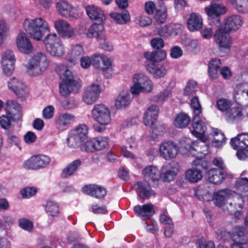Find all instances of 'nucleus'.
<instances>
[{
  "label": "nucleus",
  "mask_w": 248,
  "mask_h": 248,
  "mask_svg": "<svg viewBox=\"0 0 248 248\" xmlns=\"http://www.w3.org/2000/svg\"><path fill=\"white\" fill-rule=\"evenodd\" d=\"M23 27L26 33L21 31L17 34L16 45L21 53L29 54L32 52L33 46L27 33L33 39L39 41L46 32H50V28L46 19L42 17L25 18L23 22Z\"/></svg>",
  "instance_id": "nucleus-1"
},
{
  "label": "nucleus",
  "mask_w": 248,
  "mask_h": 248,
  "mask_svg": "<svg viewBox=\"0 0 248 248\" xmlns=\"http://www.w3.org/2000/svg\"><path fill=\"white\" fill-rule=\"evenodd\" d=\"M60 76V92L63 96L68 95L70 93H77L79 90L80 81L76 79L72 72L65 65L59 64L56 68Z\"/></svg>",
  "instance_id": "nucleus-2"
},
{
  "label": "nucleus",
  "mask_w": 248,
  "mask_h": 248,
  "mask_svg": "<svg viewBox=\"0 0 248 248\" xmlns=\"http://www.w3.org/2000/svg\"><path fill=\"white\" fill-rule=\"evenodd\" d=\"M49 57L41 51L32 53L25 64L27 74L31 77L42 75L49 66Z\"/></svg>",
  "instance_id": "nucleus-3"
},
{
  "label": "nucleus",
  "mask_w": 248,
  "mask_h": 248,
  "mask_svg": "<svg viewBox=\"0 0 248 248\" xmlns=\"http://www.w3.org/2000/svg\"><path fill=\"white\" fill-rule=\"evenodd\" d=\"M132 84L130 92L133 95H139L140 93H149L152 92L153 84L151 79L145 74L137 72L132 76Z\"/></svg>",
  "instance_id": "nucleus-4"
},
{
  "label": "nucleus",
  "mask_w": 248,
  "mask_h": 248,
  "mask_svg": "<svg viewBox=\"0 0 248 248\" xmlns=\"http://www.w3.org/2000/svg\"><path fill=\"white\" fill-rule=\"evenodd\" d=\"M46 51L52 57H61L65 53L64 45L56 33H48L43 40Z\"/></svg>",
  "instance_id": "nucleus-5"
},
{
  "label": "nucleus",
  "mask_w": 248,
  "mask_h": 248,
  "mask_svg": "<svg viewBox=\"0 0 248 248\" xmlns=\"http://www.w3.org/2000/svg\"><path fill=\"white\" fill-rule=\"evenodd\" d=\"M57 13L61 16L70 20L78 19L81 14L78 9L66 0H60L56 4Z\"/></svg>",
  "instance_id": "nucleus-6"
},
{
  "label": "nucleus",
  "mask_w": 248,
  "mask_h": 248,
  "mask_svg": "<svg viewBox=\"0 0 248 248\" xmlns=\"http://www.w3.org/2000/svg\"><path fill=\"white\" fill-rule=\"evenodd\" d=\"M201 110L202 109H193V117L192 122L193 129L191 130V132L193 136L204 143L208 140V138L205 135L206 130V124L200 118Z\"/></svg>",
  "instance_id": "nucleus-7"
},
{
  "label": "nucleus",
  "mask_w": 248,
  "mask_h": 248,
  "mask_svg": "<svg viewBox=\"0 0 248 248\" xmlns=\"http://www.w3.org/2000/svg\"><path fill=\"white\" fill-rule=\"evenodd\" d=\"M204 12L208 20L217 18V21L220 22L219 17L225 15L228 11L227 8L223 4L221 0H212L210 4L204 7Z\"/></svg>",
  "instance_id": "nucleus-8"
},
{
  "label": "nucleus",
  "mask_w": 248,
  "mask_h": 248,
  "mask_svg": "<svg viewBox=\"0 0 248 248\" xmlns=\"http://www.w3.org/2000/svg\"><path fill=\"white\" fill-rule=\"evenodd\" d=\"M51 159L48 156L43 154L37 155L25 161L23 167L26 169L38 170L47 167Z\"/></svg>",
  "instance_id": "nucleus-9"
},
{
  "label": "nucleus",
  "mask_w": 248,
  "mask_h": 248,
  "mask_svg": "<svg viewBox=\"0 0 248 248\" xmlns=\"http://www.w3.org/2000/svg\"><path fill=\"white\" fill-rule=\"evenodd\" d=\"M223 28H218L214 34V39L220 51L228 52L232 45V39L229 34Z\"/></svg>",
  "instance_id": "nucleus-10"
},
{
  "label": "nucleus",
  "mask_w": 248,
  "mask_h": 248,
  "mask_svg": "<svg viewBox=\"0 0 248 248\" xmlns=\"http://www.w3.org/2000/svg\"><path fill=\"white\" fill-rule=\"evenodd\" d=\"M204 148L207 149L206 146ZM198 152H201L202 155L198 156V157L202 158L205 155L208 153L207 149L206 150L199 151ZM200 158L197 160H194L192 162V165L195 166L196 167H192L186 170L185 172V179L189 182L194 183L200 181L202 178V171L200 169Z\"/></svg>",
  "instance_id": "nucleus-11"
},
{
  "label": "nucleus",
  "mask_w": 248,
  "mask_h": 248,
  "mask_svg": "<svg viewBox=\"0 0 248 248\" xmlns=\"http://www.w3.org/2000/svg\"><path fill=\"white\" fill-rule=\"evenodd\" d=\"M7 85L8 88L22 100H26L29 96V90L27 86L19 78H10Z\"/></svg>",
  "instance_id": "nucleus-12"
},
{
  "label": "nucleus",
  "mask_w": 248,
  "mask_h": 248,
  "mask_svg": "<svg viewBox=\"0 0 248 248\" xmlns=\"http://www.w3.org/2000/svg\"><path fill=\"white\" fill-rule=\"evenodd\" d=\"M178 147L176 144L170 140L163 141L158 148V154L163 159L168 160L175 158L178 153Z\"/></svg>",
  "instance_id": "nucleus-13"
},
{
  "label": "nucleus",
  "mask_w": 248,
  "mask_h": 248,
  "mask_svg": "<svg viewBox=\"0 0 248 248\" xmlns=\"http://www.w3.org/2000/svg\"><path fill=\"white\" fill-rule=\"evenodd\" d=\"M16 56L13 51L7 50L1 55L0 64L1 68L4 75L10 76L14 71Z\"/></svg>",
  "instance_id": "nucleus-14"
},
{
  "label": "nucleus",
  "mask_w": 248,
  "mask_h": 248,
  "mask_svg": "<svg viewBox=\"0 0 248 248\" xmlns=\"http://www.w3.org/2000/svg\"><path fill=\"white\" fill-rule=\"evenodd\" d=\"M54 27L59 35L63 39H68L75 36L73 27L66 20L59 19L55 21Z\"/></svg>",
  "instance_id": "nucleus-15"
},
{
  "label": "nucleus",
  "mask_w": 248,
  "mask_h": 248,
  "mask_svg": "<svg viewBox=\"0 0 248 248\" xmlns=\"http://www.w3.org/2000/svg\"><path fill=\"white\" fill-rule=\"evenodd\" d=\"M180 170L179 164L175 161L164 165L161 170V178L164 181L173 180Z\"/></svg>",
  "instance_id": "nucleus-16"
},
{
  "label": "nucleus",
  "mask_w": 248,
  "mask_h": 248,
  "mask_svg": "<svg viewBox=\"0 0 248 248\" xmlns=\"http://www.w3.org/2000/svg\"><path fill=\"white\" fill-rule=\"evenodd\" d=\"M76 120V116L69 113H62L55 118L56 128L60 131H63L69 128Z\"/></svg>",
  "instance_id": "nucleus-17"
},
{
  "label": "nucleus",
  "mask_w": 248,
  "mask_h": 248,
  "mask_svg": "<svg viewBox=\"0 0 248 248\" xmlns=\"http://www.w3.org/2000/svg\"><path fill=\"white\" fill-rule=\"evenodd\" d=\"M113 109H93L92 116L95 121L101 125L108 124L111 121V117L114 113Z\"/></svg>",
  "instance_id": "nucleus-18"
},
{
  "label": "nucleus",
  "mask_w": 248,
  "mask_h": 248,
  "mask_svg": "<svg viewBox=\"0 0 248 248\" xmlns=\"http://www.w3.org/2000/svg\"><path fill=\"white\" fill-rule=\"evenodd\" d=\"M86 36L89 38H95L98 41L105 40L106 35L103 23L93 24L86 32Z\"/></svg>",
  "instance_id": "nucleus-19"
},
{
  "label": "nucleus",
  "mask_w": 248,
  "mask_h": 248,
  "mask_svg": "<svg viewBox=\"0 0 248 248\" xmlns=\"http://www.w3.org/2000/svg\"><path fill=\"white\" fill-rule=\"evenodd\" d=\"M245 229L243 227L236 226L234 228V243L231 248H248L247 236L244 235Z\"/></svg>",
  "instance_id": "nucleus-20"
},
{
  "label": "nucleus",
  "mask_w": 248,
  "mask_h": 248,
  "mask_svg": "<svg viewBox=\"0 0 248 248\" xmlns=\"http://www.w3.org/2000/svg\"><path fill=\"white\" fill-rule=\"evenodd\" d=\"M142 174L145 181L148 183L158 181L161 178L160 171L154 165H148L144 168Z\"/></svg>",
  "instance_id": "nucleus-21"
},
{
  "label": "nucleus",
  "mask_w": 248,
  "mask_h": 248,
  "mask_svg": "<svg viewBox=\"0 0 248 248\" xmlns=\"http://www.w3.org/2000/svg\"><path fill=\"white\" fill-rule=\"evenodd\" d=\"M224 29L226 31H235L242 25L243 19L241 16L238 15H233L227 17L224 19Z\"/></svg>",
  "instance_id": "nucleus-22"
},
{
  "label": "nucleus",
  "mask_w": 248,
  "mask_h": 248,
  "mask_svg": "<svg viewBox=\"0 0 248 248\" xmlns=\"http://www.w3.org/2000/svg\"><path fill=\"white\" fill-rule=\"evenodd\" d=\"M86 12L88 17L92 20L99 23H103L106 17L104 11L99 7L94 5H89L86 7Z\"/></svg>",
  "instance_id": "nucleus-23"
},
{
  "label": "nucleus",
  "mask_w": 248,
  "mask_h": 248,
  "mask_svg": "<svg viewBox=\"0 0 248 248\" xmlns=\"http://www.w3.org/2000/svg\"><path fill=\"white\" fill-rule=\"evenodd\" d=\"M82 191L86 194L96 198L104 197L107 193L106 189L103 186L97 185H89L83 187Z\"/></svg>",
  "instance_id": "nucleus-24"
},
{
  "label": "nucleus",
  "mask_w": 248,
  "mask_h": 248,
  "mask_svg": "<svg viewBox=\"0 0 248 248\" xmlns=\"http://www.w3.org/2000/svg\"><path fill=\"white\" fill-rule=\"evenodd\" d=\"M235 192L229 189L221 190L214 193L212 197L214 203L217 206L220 207L224 205L227 200L230 199Z\"/></svg>",
  "instance_id": "nucleus-25"
},
{
  "label": "nucleus",
  "mask_w": 248,
  "mask_h": 248,
  "mask_svg": "<svg viewBox=\"0 0 248 248\" xmlns=\"http://www.w3.org/2000/svg\"><path fill=\"white\" fill-rule=\"evenodd\" d=\"M203 25L202 16L197 13H191L187 21V27L190 31L200 30Z\"/></svg>",
  "instance_id": "nucleus-26"
},
{
  "label": "nucleus",
  "mask_w": 248,
  "mask_h": 248,
  "mask_svg": "<svg viewBox=\"0 0 248 248\" xmlns=\"http://www.w3.org/2000/svg\"><path fill=\"white\" fill-rule=\"evenodd\" d=\"M180 147L184 153L192 155H197L196 151L198 147V142L193 141L189 138H184L180 140Z\"/></svg>",
  "instance_id": "nucleus-27"
},
{
  "label": "nucleus",
  "mask_w": 248,
  "mask_h": 248,
  "mask_svg": "<svg viewBox=\"0 0 248 248\" xmlns=\"http://www.w3.org/2000/svg\"><path fill=\"white\" fill-rule=\"evenodd\" d=\"M131 101L132 98L128 91L122 90L115 99V106L117 108H124L128 107Z\"/></svg>",
  "instance_id": "nucleus-28"
},
{
  "label": "nucleus",
  "mask_w": 248,
  "mask_h": 248,
  "mask_svg": "<svg viewBox=\"0 0 248 248\" xmlns=\"http://www.w3.org/2000/svg\"><path fill=\"white\" fill-rule=\"evenodd\" d=\"M226 172L224 170L217 169L209 170L206 174L208 180L214 184H219L224 180Z\"/></svg>",
  "instance_id": "nucleus-29"
},
{
  "label": "nucleus",
  "mask_w": 248,
  "mask_h": 248,
  "mask_svg": "<svg viewBox=\"0 0 248 248\" xmlns=\"http://www.w3.org/2000/svg\"><path fill=\"white\" fill-rule=\"evenodd\" d=\"M147 70L155 78L164 77L166 74L164 65L160 62H150L147 64Z\"/></svg>",
  "instance_id": "nucleus-30"
},
{
  "label": "nucleus",
  "mask_w": 248,
  "mask_h": 248,
  "mask_svg": "<svg viewBox=\"0 0 248 248\" xmlns=\"http://www.w3.org/2000/svg\"><path fill=\"white\" fill-rule=\"evenodd\" d=\"M182 31L181 26L178 24L167 25L157 29V34L162 37L175 35Z\"/></svg>",
  "instance_id": "nucleus-31"
},
{
  "label": "nucleus",
  "mask_w": 248,
  "mask_h": 248,
  "mask_svg": "<svg viewBox=\"0 0 248 248\" xmlns=\"http://www.w3.org/2000/svg\"><path fill=\"white\" fill-rule=\"evenodd\" d=\"M84 53L83 46L80 44H76L71 46L68 52L67 58L69 62L76 63L77 60Z\"/></svg>",
  "instance_id": "nucleus-32"
},
{
  "label": "nucleus",
  "mask_w": 248,
  "mask_h": 248,
  "mask_svg": "<svg viewBox=\"0 0 248 248\" xmlns=\"http://www.w3.org/2000/svg\"><path fill=\"white\" fill-rule=\"evenodd\" d=\"M134 211L138 215L148 217L155 213L154 205L151 203L136 205L134 207Z\"/></svg>",
  "instance_id": "nucleus-33"
},
{
  "label": "nucleus",
  "mask_w": 248,
  "mask_h": 248,
  "mask_svg": "<svg viewBox=\"0 0 248 248\" xmlns=\"http://www.w3.org/2000/svg\"><path fill=\"white\" fill-rule=\"evenodd\" d=\"M248 134L243 133L237 135V137L232 138L230 141L231 146L236 149L238 148L248 147Z\"/></svg>",
  "instance_id": "nucleus-34"
},
{
  "label": "nucleus",
  "mask_w": 248,
  "mask_h": 248,
  "mask_svg": "<svg viewBox=\"0 0 248 248\" xmlns=\"http://www.w3.org/2000/svg\"><path fill=\"white\" fill-rule=\"evenodd\" d=\"M110 16L116 23L120 25L126 24L131 20L130 13L127 10L123 11L120 13H111L110 14Z\"/></svg>",
  "instance_id": "nucleus-35"
},
{
  "label": "nucleus",
  "mask_w": 248,
  "mask_h": 248,
  "mask_svg": "<svg viewBox=\"0 0 248 248\" xmlns=\"http://www.w3.org/2000/svg\"><path fill=\"white\" fill-rule=\"evenodd\" d=\"M81 165V162L79 159L70 162L63 169L61 173L62 177L66 178L73 175Z\"/></svg>",
  "instance_id": "nucleus-36"
},
{
  "label": "nucleus",
  "mask_w": 248,
  "mask_h": 248,
  "mask_svg": "<svg viewBox=\"0 0 248 248\" xmlns=\"http://www.w3.org/2000/svg\"><path fill=\"white\" fill-rule=\"evenodd\" d=\"M104 88L103 81L100 78H98L94 82L88 86L86 89L90 91L91 93L98 98Z\"/></svg>",
  "instance_id": "nucleus-37"
},
{
  "label": "nucleus",
  "mask_w": 248,
  "mask_h": 248,
  "mask_svg": "<svg viewBox=\"0 0 248 248\" xmlns=\"http://www.w3.org/2000/svg\"><path fill=\"white\" fill-rule=\"evenodd\" d=\"M158 113V109H146L143 117L145 125L149 127L153 125L157 120Z\"/></svg>",
  "instance_id": "nucleus-38"
},
{
  "label": "nucleus",
  "mask_w": 248,
  "mask_h": 248,
  "mask_svg": "<svg viewBox=\"0 0 248 248\" xmlns=\"http://www.w3.org/2000/svg\"><path fill=\"white\" fill-rule=\"evenodd\" d=\"M190 117L186 113H180L177 114L174 119L173 124L178 128H185L189 124Z\"/></svg>",
  "instance_id": "nucleus-39"
},
{
  "label": "nucleus",
  "mask_w": 248,
  "mask_h": 248,
  "mask_svg": "<svg viewBox=\"0 0 248 248\" xmlns=\"http://www.w3.org/2000/svg\"><path fill=\"white\" fill-rule=\"evenodd\" d=\"M226 2L239 13H244L247 11L248 0H226Z\"/></svg>",
  "instance_id": "nucleus-40"
},
{
  "label": "nucleus",
  "mask_w": 248,
  "mask_h": 248,
  "mask_svg": "<svg viewBox=\"0 0 248 248\" xmlns=\"http://www.w3.org/2000/svg\"><path fill=\"white\" fill-rule=\"evenodd\" d=\"M135 187L138 190L140 198L143 199H148L155 195L150 187L145 186L141 182H138L135 184Z\"/></svg>",
  "instance_id": "nucleus-41"
},
{
  "label": "nucleus",
  "mask_w": 248,
  "mask_h": 248,
  "mask_svg": "<svg viewBox=\"0 0 248 248\" xmlns=\"http://www.w3.org/2000/svg\"><path fill=\"white\" fill-rule=\"evenodd\" d=\"M213 133L217 137H219V139H217V136L214 137L212 139V145L217 148L222 147L225 143L224 134L219 129L214 128H213Z\"/></svg>",
  "instance_id": "nucleus-42"
},
{
  "label": "nucleus",
  "mask_w": 248,
  "mask_h": 248,
  "mask_svg": "<svg viewBox=\"0 0 248 248\" xmlns=\"http://www.w3.org/2000/svg\"><path fill=\"white\" fill-rule=\"evenodd\" d=\"M228 121L238 120L241 118L240 109H220Z\"/></svg>",
  "instance_id": "nucleus-43"
},
{
  "label": "nucleus",
  "mask_w": 248,
  "mask_h": 248,
  "mask_svg": "<svg viewBox=\"0 0 248 248\" xmlns=\"http://www.w3.org/2000/svg\"><path fill=\"white\" fill-rule=\"evenodd\" d=\"M45 210L49 216H57L60 212L59 207L57 203L53 201H48L45 205Z\"/></svg>",
  "instance_id": "nucleus-44"
},
{
  "label": "nucleus",
  "mask_w": 248,
  "mask_h": 248,
  "mask_svg": "<svg viewBox=\"0 0 248 248\" xmlns=\"http://www.w3.org/2000/svg\"><path fill=\"white\" fill-rule=\"evenodd\" d=\"M71 131L81 140V142L86 140L88 138V127L85 124L80 125Z\"/></svg>",
  "instance_id": "nucleus-45"
},
{
  "label": "nucleus",
  "mask_w": 248,
  "mask_h": 248,
  "mask_svg": "<svg viewBox=\"0 0 248 248\" xmlns=\"http://www.w3.org/2000/svg\"><path fill=\"white\" fill-rule=\"evenodd\" d=\"M197 83L194 80H188L184 89V95L191 96L193 95L197 91Z\"/></svg>",
  "instance_id": "nucleus-46"
},
{
  "label": "nucleus",
  "mask_w": 248,
  "mask_h": 248,
  "mask_svg": "<svg viewBox=\"0 0 248 248\" xmlns=\"http://www.w3.org/2000/svg\"><path fill=\"white\" fill-rule=\"evenodd\" d=\"M167 7L164 5H161L159 9L156 11L155 15V19L158 24L164 23L167 18Z\"/></svg>",
  "instance_id": "nucleus-47"
},
{
  "label": "nucleus",
  "mask_w": 248,
  "mask_h": 248,
  "mask_svg": "<svg viewBox=\"0 0 248 248\" xmlns=\"http://www.w3.org/2000/svg\"><path fill=\"white\" fill-rule=\"evenodd\" d=\"M102 62L103 66L101 67V70L103 72L104 75L108 78L110 77L111 74L107 73V70H109L112 66V60L107 55H102Z\"/></svg>",
  "instance_id": "nucleus-48"
},
{
  "label": "nucleus",
  "mask_w": 248,
  "mask_h": 248,
  "mask_svg": "<svg viewBox=\"0 0 248 248\" xmlns=\"http://www.w3.org/2000/svg\"><path fill=\"white\" fill-rule=\"evenodd\" d=\"M182 44L186 49L193 51L197 48L198 45V41L195 39L185 37L183 39Z\"/></svg>",
  "instance_id": "nucleus-49"
},
{
  "label": "nucleus",
  "mask_w": 248,
  "mask_h": 248,
  "mask_svg": "<svg viewBox=\"0 0 248 248\" xmlns=\"http://www.w3.org/2000/svg\"><path fill=\"white\" fill-rule=\"evenodd\" d=\"M95 151L101 150L108 145V139L106 137H97L93 139Z\"/></svg>",
  "instance_id": "nucleus-50"
},
{
  "label": "nucleus",
  "mask_w": 248,
  "mask_h": 248,
  "mask_svg": "<svg viewBox=\"0 0 248 248\" xmlns=\"http://www.w3.org/2000/svg\"><path fill=\"white\" fill-rule=\"evenodd\" d=\"M67 143L70 148H75L81 144V140L71 131L67 139Z\"/></svg>",
  "instance_id": "nucleus-51"
},
{
  "label": "nucleus",
  "mask_w": 248,
  "mask_h": 248,
  "mask_svg": "<svg viewBox=\"0 0 248 248\" xmlns=\"http://www.w3.org/2000/svg\"><path fill=\"white\" fill-rule=\"evenodd\" d=\"M19 226L22 229L31 232L33 229V223L32 221L25 218H22L18 220Z\"/></svg>",
  "instance_id": "nucleus-52"
},
{
  "label": "nucleus",
  "mask_w": 248,
  "mask_h": 248,
  "mask_svg": "<svg viewBox=\"0 0 248 248\" xmlns=\"http://www.w3.org/2000/svg\"><path fill=\"white\" fill-rule=\"evenodd\" d=\"M9 27L6 22L0 20V46L3 43L8 36Z\"/></svg>",
  "instance_id": "nucleus-53"
},
{
  "label": "nucleus",
  "mask_w": 248,
  "mask_h": 248,
  "mask_svg": "<svg viewBox=\"0 0 248 248\" xmlns=\"http://www.w3.org/2000/svg\"><path fill=\"white\" fill-rule=\"evenodd\" d=\"M80 146L82 151L88 152H92L95 151L93 139L91 140L87 139L84 141L81 142Z\"/></svg>",
  "instance_id": "nucleus-54"
},
{
  "label": "nucleus",
  "mask_w": 248,
  "mask_h": 248,
  "mask_svg": "<svg viewBox=\"0 0 248 248\" xmlns=\"http://www.w3.org/2000/svg\"><path fill=\"white\" fill-rule=\"evenodd\" d=\"M136 24L142 27L148 26L151 24L152 20L151 18L145 15L138 16L135 19Z\"/></svg>",
  "instance_id": "nucleus-55"
},
{
  "label": "nucleus",
  "mask_w": 248,
  "mask_h": 248,
  "mask_svg": "<svg viewBox=\"0 0 248 248\" xmlns=\"http://www.w3.org/2000/svg\"><path fill=\"white\" fill-rule=\"evenodd\" d=\"M37 192V189L34 187H26L22 189L20 193L23 198H30L35 195Z\"/></svg>",
  "instance_id": "nucleus-56"
},
{
  "label": "nucleus",
  "mask_w": 248,
  "mask_h": 248,
  "mask_svg": "<svg viewBox=\"0 0 248 248\" xmlns=\"http://www.w3.org/2000/svg\"><path fill=\"white\" fill-rule=\"evenodd\" d=\"M86 89L83 94V101L88 105L93 104L98 99Z\"/></svg>",
  "instance_id": "nucleus-57"
},
{
  "label": "nucleus",
  "mask_w": 248,
  "mask_h": 248,
  "mask_svg": "<svg viewBox=\"0 0 248 248\" xmlns=\"http://www.w3.org/2000/svg\"><path fill=\"white\" fill-rule=\"evenodd\" d=\"M11 119L9 111L5 115L0 117V125L4 129H8L11 125Z\"/></svg>",
  "instance_id": "nucleus-58"
},
{
  "label": "nucleus",
  "mask_w": 248,
  "mask_h": 248,
  "mask_svg": "<svg viewBox=\"0 0 248 248\" xmlns=\"http://www.w3.org/2000/svg\"><path fill=\"white\" fill-rule=\"evenodd\" d=\"M248 184V173L247 170L243 171L240 174V177L237 180L236 186L240 187L243 186H247Z\"/></svg>",
  "instance_id": "nucleus-59"
},
{
  "label": "nucleus",
  "mask_w": 248,
  "mask_h": 248,
  "mask_svg": "<svg viewBox=\"0 0 248 248\" xmlns=\"http://www.w3.org/2000/svg\"><path fill=\"white\" fill-rule=\"evenodd\" d=\"M217 108H230L232 106V102L225 98H221L217 101Z\"/></svg>",
  "instance_id": "nucleus-60"
},
{
  "label": "nucleus",
  "mask_w": 248,
  "mask_h": 248,
  "mask_svg": "<svg viewBox=\"0 0 248 248\" xmlns=\"http://www.w3.org/2000/svg\"><path fill=\"white\" fill-rule=\"evenodd\" d=\"M102 54H95L92 56V64L93 67L101 70L100 62H102Z\"/></svg>",
  "instance_id": "nucleus-61"
},
{
  "label": "nucleus",
  "mask_w": 248,
  "mask_h": 248,
  "mask_svg": "<svg viewBox=\"0 0 248 248\" xmlns=\"http://www.w3.org/2000/svg\"><path fill=\"white\" fill-rule=\"evenodd\" d=\"M151 45L155 49H160L164 46L163 40L160 37H155L151 40Z\"/></svg>",
  "instance_id": "nucleus-62"
},
{
  "label": "nucleus",
  "mask_w": 248,
  "mask_h": 248,
  "mask_svg": "<svg viewBox=\"0 0 248 248\" xmlns=\"http://www.w3.org/2000/svg\"><path fill=\"white\" fill-rule=\"evenodd\" d=\"M92 211L95 214H105L108 212L106 207L98 204H93L92 206Z\"/></svg>",
  "instance_id": "nucleus-63"
},
{
  "label": "nucleus",
  "mask_w": 248,
  "mask_h": 248,
  "mask_svg": "<svg viewBox=\"0 0 248 248\" xmlns=\"http://www.w3.org/2000/svg\"><path fill=\"white\" fill-rule=\"evenodd\" d=\"M236 149L237 150L236 155L238 158L241 160L246 159L248 154L247 148H238Z\"/></svg>",
  "instance_id": "nucleus-64"
}]
</instances>
